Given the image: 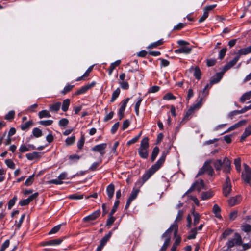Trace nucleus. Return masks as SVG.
Instances as JSON below:
<instances>
[{
  "instance_id": "obj_1",
  "label": "nucleus",
  "mask_w": 251,
  "mask_h": 251,
  "mask_svg": "<svg viewBox=\"0 0 251 251\" xmlns=\"http://www.w3.org/2000/svg\"><path fill=\"white\" fill-rule=\"evenodd\" d=\"M167 155L166 152H163L156 163L153 165L142 176L143 183L147 181L163 165Z\"/></svg>"
},
{
  "instance_id": "obj_2",
  "label": "nucleus",
  "mask_w": 251,
  "mask_h": 251,
  "mask_svg": "<svg viewBox=\"0 0 251 251\" xmlns=\"http://www.w3.org/2000/svg\"><path fill=\"white\" fill-rule=\"evenodd\" d=\"M231 162L229 159L226 157L222 161L221 159H217L215 160L213 163V166L216 171H220L223 169V171L225 173H229L231 170Z\"/></svg>"
},
{
  "instance_id": "obj_3",
  "label": "nucleus",
  "mask_w": 251,
  "mask_h": 251,
  "mask_svg": "<svg viewBox=\"0 0 251 251\" xmlns=\"http://www.w3.org/2000/svg\"><path fill=\"white\" fill-rule=\"evenodd\" d=\"M149 148V138L145 137L141 141L140 147L138 149L139 156L143 158L147 159L149 155L148 149Z\"/></svg>"
},
{
  "instance_id": "obj_4",
  "label": "nucleus",
  "mask_w": 251,
  "mask_h": 251,
  "mask_svg": "<svg viewBox=\"0 0 251 251\" xmlns=\"http://www.w3.org/2000/svg\"><path fill=\"white\" fill-rule=\"evenodd\" d=\"M173 230H174V237L177 234L178 225L176 224H173L163 234L162 238H165V242L163 244L168 246L170 243L171 234Z\"/></svg>"
},
{
  "instance_id": "obj_5",
  "label": "nucleus",
  "mask_w": 251,
  "mask_h": 251,
  "mask_svg": "<svg viewBox=\"0 0 251 251\" xmlns=\"http://www.w3.org/2000/svg\"><path fill=\"white\" fill-rule=\"evenodd\" d=\"M244 170L242 173V178L251 186V168L247 164H244Z\"/></svg>"
},
{
  "instance_id": "obj_6",
  "label": "nucleus",
  "mask_w": 251,
  "mask_h": 251,
  "mask_svg": "<svg viewBox=\"0 0 251 251\" xmlns=\"http://www.w3.org/2000/svg\"><path fill=\"white\" fill-rule=\"evenodd\" d=\"M126 75L125 73H122L119 75L118 83L121 88L123 90H127L129 88V84L127 81L130 79L129 76H127L126 79Z\"/></svg>"
},
{
  "instance_id": "obj_7",
  "label": "nucleus",
  "mask_w": 251,
  "mask_h": 251,
  "mask_svg": "<svg viewBox=\"0 0 251 251\" xmlns=\"http://www.w3.org/2000/svg\"><path fill=\"white\" fill-rule=\"evenodd\" d=\"M242 244V239L239 234L236 233L234 238L230 239L226 243L228 248H230L235 245H240Z\"/></svg>"
},
{
  "instance_id": "obj_8",
  "label": "nucleus",
  "mask_w": 251,
  "mask_h": 251,
  "mask_svg": "<svg viewBox=\"0 0 251 251\" xmlns=\"http://www.w3.org/2000/svg\"><path fill=\"white\" fill-rule=\"evenodd\" d=\"M139 192V190L138 189L134 188L132 190L131 193L129 197L127 199L126 205L125 206L126 209H127L128 208V207H129L132 201L137 198Z\"/></svg>"
},
{
  "instance_id": "obj_9",
  "label": "nucleus",
  "mask_w": 251,
  "mask_h": 251,
  "mask_svg": "<svg viewBox=\"0 0 251 251\" xmlns=\"http://www.w3.org/2000/svg\"><path fill=\"white\" fill-rule=\"evenodd\" d=\"M231 190V184L229 177H226V182L223 187V194L225 196L227 197Z\"/></svg>"
},
{
  "instance_id": "obj_10",
  "label": "nucleus",
  "mask_w": 251,
  "mask_h": 251,
  "mask_svg": "<svg viewBox=\"0 0 251 251\" xmlns=\"http://www.w3.org/2000/svg\"><path fill=\"white\" fill-rule=\"evenodd\" d=\"M216 5H211L206 6L203 9V14L202 16L199 19V23L203 22L208 16L209 12L216 7Z\"/></svg>"
},
{
  "instance_id": "obj_11",
  "label": "nucleus",
  "mask_w": 251,
  "mask_h": 251,
  "mask_svg": "<svg viewBox=\"0 0 251 251\" xmlns=\"http://www.w3.org/2000/svg\"><path fill=\"white\" fill-rule=\"evenodd\" d=\"M107 147L106 143H102L95 146L92 148V151L95 152H99L101 156H103L105 153V149Z\"/></svg>"
},
{
  "instance_id": "obj_12",
  "label": "nucleus",
  "mask_w": 251,
  "mask_h": 251,
  "mask_svg": "<svg viewBox=\"0 0 251 251\" xmlns=\"http://www.w3.org/2000/svg\"><path fill=\"white\" fill-rule=\"evenodd\" d=\"M100 214V210H97L92 213L91 214L84 217L83 219L84 222L95 220L98 218Z\"/></svg>"
},
{
  "instance_id": "obj_13",
  "label": "nucleus",
  "mask_w": 251,
  "mask_h": 251,
  "mask_svg": "<svg viewBox=\"0 0 251 251\" xmlns=\"http://www.w3.org/2000/svg\"><path fill=\"white\" fill-rule=\"evenodd\" d=\"M41 152L34 151L31 153H27L26 154V157L29 160L39 159L41 156Z\"/></svg>"
},
{
  "instance_id": "obj_14",
  "label": "nucleus",
  "mask_w": 251,
  "mask_h": 251,
  "mask_svg": "<svg viewBox=\"0 0 251 251\" xmlns=\"http://www.w3.org/2000/svg\"><path fill=\"white\" fill-rule=\"evenodd\" d=\"M247 121L245 120H242L237 122L235 124L231 126L224 133H226L229 132L231 130H234L243 125H244L246 123Z\"/></svg>"
},
{
  "instance_id": "obj_15",
  "label": "nucleus",
  "mask_w": 251,
  "mask_h": 251,
  "mask_svg": "<svg viewBox=\"0 0 251 251\" xmlns=\"http://www.w3.org/2000/svg\"><path fill=\"white\" fill-rule=\"evenodd\" d=\"M192 51V48L188 47H182L179 49L176 50L175 52L176 53H184L188 54L190 53Z\"/></svg>"
},
{
  "instance_id": "obj_16",
  "label": "nucleus",
  "mask_w": 251,
  "mask_h": 251,
  "mask_svg": "<svg viewBox=\"0 0 251 251\" xmlns=\"http://www.w3.org/2000/svg\"><path fill=\"white\" fill-rule=\"evenodd\" d=\"M251 53V45L248 46L247 48H242L240 49L238 52L237 53V55L240 58L241 55H246L249 53Z\"/></svg>"
},
{
  "instance_id": "obj_17",
  "label": "nucleus",
  "mask_w": 251,
  "mask_h": 251,
  "mask_svg": "<svg viewBox=\"0 0 251 251\" xmlns=\"http://www.w3.org/2000/svg\"><path fill=\"white\" fill-rule=\"evenodd\" d=\"M222 78V75L221 73H217L215 76L211 78L210 83L208 84L211 87L212 85L218 83Z\"/></svg>"
},
{
  "instance_id": "obj_18",
  "label": "nucleus",
  "mask_w": 251,
  "mask_h": 251,
  "mask_svg": "<svg viewBox=\"0 0 251 251\" xmlns=\"http://www.w3.org/2000/svg\"><path fill=\"white\" fill-rule=\"evenodd\" d=\"M211 161L210 160H207L205 162L204 165L205 166V172H207L208 174L211 176H213L214 173V170L211 166Z\"/></svg>"
},
{
  "instance_id": "obj_19",
  "label": "nucleus",
  "mask_w": 251,
  "mask_h": 251,
  "mask_svg": "<svg viewBox=\"0 0 251 251\" xmlns=\"http://www.w3.org/2000/svg\"><path fill=\"white\" fill-rule=\"evenodd\" d=\"M61 103L60 102H56L49 107V110L51 112L57 113L60 109Z\"/></svg>"
},
{
  "instance_id": "obj_20",
  "label": "nucleus",
  "mask_w": 251,
  "mask_h": 251,
  "mask_svg": "<svg viewBox=\"0 0 251 251\" xmlns=\"http://www.w3.org/2000/svg\"><path fill=\"white\" fill-rule=\"evenodd\" d=\"M114 185L111 183L106 188V193L110 199L113 198L114 193Z\"/></svg>"
},
{
  "instance_id": "obj_21",
  "label": "nucleus",
  "mask_w": 251,
  "mask_h": 251,
  "mask_svg": "<svg viewBox=\"0 0 251 251\" xmlns=\"http://www.w3.org/2000/svg\"><path fill=\"white\" fill-rule=\"evenodd\" d=\"M193 184L195 187V189H196L199 192L204 188V184L202 180H201L200 181H196Z\"/></svg>"
},
{
  "instance_id": "obj_22",
  "label": "nucleus",
  "mask_w": 251,
  "mask_h": 251,
  "mask_svg": "<svg viewBox=\"0 0 251 251\" xmlns=\"http://www.w3.org/2000/svg\"><path fill=\"white\" fill-rule=\"evenodd\" d=\"M241 201V197L240 196H236V197L231 198L228 201L229 204L232 206L239 203Z\"/></svg>"
},
{
  "instance_id": "obj_23",
  "label": "nucleus",
  "mask_w": 251,
  "mask_h": 251,
  "mask_svg": "<svg viewBox=\"0 0 251 251\" xmlns=\"http://www.w3.org/2000/svg\"><path fill=\"white\" fill-rule=\"evenodd\" d=\"M220 207L217 204H214L213 207V212L215 214V216L218 219L222 218L221 215L220 214Z\"/></svg>"
},
{
  "instance_id": "obj_24",
  "label": "nucleus",
  "mask_w": 251,
  "mask_h": 251,
  "mask_svg": "<svg viewBox=\"0 0 251 251\" xmlns=\"http://www.w3.org/2000/svg\"><path fill=\"white\" fill-rule=\"evenodd\" d=\"M199 100L196 104L191 106V107L192 108H193V109L195 111L199 109L202 105V101L203 100V97L201 96V93H199Z\"/></svg>"
},
{
  "instance_id": "obj_25",
  "label": "nucleus",
  "mask_w": 251,
  "mask_h": 251,
  "mask_svg": "<svg viewBox=\"0 0 251 251\" xmlns=\"http://www.w3.org/2000/svg\"><path fill=\"white\" fill-rule=\"evenodd\" d=\"M199 100L196 104L191 106V107L192 108H193V109L195 111L199 109L202 105V101L203 100V97L201 96V93H199Z\"/></svg>"
},
{
  "instance_id": "obj_26",
  "label": "nucleus",
  "mask_w": 251,
  "mask_h": 251,
  "mask_svg": "<svg viewBox=\"0 0 251 251\" xmlns=\"http://www.w3.org/2000/svg\"><path fill=\"white\" fill-rule=\"evenodd\" d=\"M120 63H121V60H118L110 64V66L109 68V71H108L109 75H111L112 74L113 70L115 69V68L117 66H119L120 64Z\"/></svg>"
},
{
  "instance_id": "obj_27",
  "label": "nucleus",
  "mask_w": 251,
  "mask_h": 251,
  "mask_svg": "<svg viewBox=\"0 0 251 251\" xmlns=\"http://www.w3.org/2000/svg\"><path fill=\"white\" fill-rule=\"evenodd\" d=\"M251 134V126H248L246 128L244 133L241 136V140L244 141L246 137Z\"/></svg>"
},
{
  "instance_id": "obj_28",
  "label": "nucleus",
  "mask_w": 251,
  "mask_h": 251,
  "mask_svg": "<svg viewBox=\"0 0 251 251\" xmlns=\"http://www.w3.org/2000/svg\"><path fill=\"white\" fill-rule=\"evenodd\" d=\"M70 104V100L69 99H65L62 103L61 109L63 111L66 112L68 109Z\"/></svg>"
},
{
  "instance_id": "obj_29",
  "label": "nucleus",
  "mask_w": 251,
  "mask_h": 251,
  "mask_svg": "<svg viewBox=\"0 0 251 251\" xmlns=\"http://www.w3.org/2000/svg\"><path fill=\"white\" fill-rule=\"evenodd\" d=\"M214 195L212 191L204 192L201 193V199L202 200H206L212 197Z\"/></svg>"
},
{
  "instance_id": "obj_30",
  "label": "nucleus",
  "mask_w": 251,
  "mask_h": 251,
  "mask_svg": "<svg viewBox=\"0 0 251 251\" xmlns=\"http://www.w3.org/2000/svg\"><path fill=\"white\" fill-rule=\"evenodd\" d=\"M38 116L40 119L43 118H49L51 117V115L49 111L47 110H43L40 111L38 113Z\"/></svg>"
},
{
  "instance_id": "obj_31",
  "label": "nucleus",
  "mask_w": 251,
  "mask_h": 251,
  "mask_svg": "<svg viewBox=\"0 0 251 251\" xmlns=\"http://www.w3.org/2000/svg\"><path fill=\"white\" fill-rule=\"evenodd\" d=\"M33 122L32 121H29L27 122L23 123L21 125V129L22 130H26L30 128L32 125Z\"/></svg>"
},
{
  "instance_id": "obj_32",
  "label": "nucleus",
  "mask_w": 251,
  "mask_h": 251,
  "mask_svg": "<svg viewBox=\"0 0 251 251\" xmlns=\"http://www.w3.org/2000/svg\"><path fill=\"white\" fill-rule=\"evenodd\" d=\"M120 93V89L119 88H117L112 93V97L111 98L110 101L113 102L118 97Z\"/></svg>"
},
{
  "instance_id": "obj_33",
  "label": "nucleus",
  "mask_w": 251,
  "mask_h": 251,
  "mask_svg": "<svg viewBox=\"0 0 251 251\" xmlns=\"http://www.w3.org/2000/svg\"><path fill=\"white\" fill-rule=\"evenodd\" d=\"M63 225H65V224H59L53 227L48 233V234L51 235L56 233L60 229L61 227Z\"/></svg>"
},
{
  "instance_id": "obj_34",
  "label": "nucleus",
  "mask_w": 251,
  "mask_h": 251,
  "mask_svg": "<svg viewBox=\"0 0 251 251\" xmlns=\"http://www.w3.org/2000/svg\"><path fill=\"white\" fill-rule=\"evenodd\" d=\"M159 152V148L158 147H155L154 148V149H153L151 156V158L152 162H153L155 160Z\"/></svg>"
},
{
  "instance_id": "obj_35",
  "label": "nucleus",
  "mask_w": 251,
  "mask_h": 251,
  "mask_svg": "<svg viewBox=\"0 0 251 251\" xmlns=\"http://www.w3.org/2000/svg\"><path fill=\"white\" fill-rule=\"evenodd\" d=\"M112 233L111 231H110L107 234L105 235L100 240V244L103 245H105L109 239L110 238Z\"/></svg>"
},
{
  "instance_id": "obj_36",
  "label": "nucleus",
  "mask_w": 251,
  "mask_h": 251,
  "mask_svg": "<svg viewBox=\"0 0 251 251\" xmlns=\"http://www.w3.org/2000/svg\"><path fill=\"white\" fill-rule=\"evenodd\" d=\"M32 134L34 137L39 138L42 136V131L39 128L35 127L32 130Z\"/></svg>"
},
{
  "instance_id": "obj_37",
  "label": "nucleus",
  "mask_w": 251,
  "mask_h": 251,
  "mask_svg": "<svg viewBox=\"0 0 251 251\" xmlns=\"http://www.w3.org/2000/svg\"><path fill=\"white\" fill-rule=\"evenodd\" d=\"M251 98V95L249 92L244 93L240 98V101L244 103L245 100H250Z\"/></svg>"
},
{
  "instance_id": "obj_38",
  "label": "nucleus",
  "mask_w": 251,
  "mask_h": 251,
  "mask_svg": "<svg viewBox=\"0 0 251 251\" xmlns=\"http://www.w3.org/2000/svg\"><path fill=\"white\" fill-rule=\"evenodd\" d=\"M129 99H130V98H126V99L124 100L121 102V105L120 108L119 109V110H121V111L125 112V109L126 108V105H127L128 102L129 101Z\"/></svg>"
},
{
  "instance_id": "obj_39",
  "label": "nucleus",
  "mask_w": 251,
  "mask_h": 251,
  "mask_svg": "<svg viewBox=\"0 0 251 251\" xmlns=\"http://www.w3.org/2000/svg\"><path fill=\"white\" fill-rule=\"evenodd\" d=\"M90 89L89 86H84L80 88L76 92V95H79L86 93Z\"/></svg>"
},
{
  "instance_id": "obj_40",
  "label": "nucleus",
  "mask_w": 251,
  "mask_h": 251,
  "mask_svg": "<svg viewBox=\"0 0 251 251\" xmlns=\"http://www.w3.org/2000/svg\"><path fill=\"white\" fill-rule=\"evenodd\" d=\"M68 198L72 200H81L83 198V195H79L78 194L75 193L72 195H70L68 196Z\"/></svg>"
},
{
  "instance_id": "obj_41",
  "label": "nucleus",
  "mask_w": 251,
  "mask_h": 251,
  "mask_svg": "<svg viewBox=\"0 0 251 251\" xmlns=\"http://www.w3.org/2000/svg\"><path fill=\"white\" fill-rule=\"evenodd\" d=\"M142 101V99L141 98H139L138 101L136 102L135 105V111L137 116H139V107L141 105V102Z\"/></svg>"
},
{
  "instance_id": "obj_42",
  "label": "nucleus",
  "mask_w": 251,
  "mask_h": 251,
  "mask_svg": "<svg viewBox=\"0 0 251 251\" xmlns=\"http://www.w3.org/2000/svg\"><path fill=\"white\" fill-rule=\"evenodd\" d=\"M34 179V174L30 176L28 178L26 179L25 182V186H28L32 185Z\"/></svg>"
},
{
  "instance_id": "obj_43",
  "label": "nucleus",
  "mask_w": 251,
  "mask_h": 251,
  "mask_svg": "<svg viewBox=\"0 0 251 251\" xmlns=\"http://www.w3.org/2000/svg\"><path fill=\"white\" fill-rule=\"evenodd\" d=\"M62 239H55L49 240V244H50V246L58 245L62 243Z\"/></svg>"
},
{
  "instance_id": "obj_44",
  "label": "nucleus",
  "mask_w": 251,
  "mask_h": 251,
  "mask_svg": "<svg viewBox=\"0 0 251 251\" xmlns=\"http://www.w3.org/2000/svg\"><path fill=\"white\" fill-rule=\"evenodd\" d=\"M210 88V85H209V84H207L205 86L204 88L203 89L202 92H200L199 93H201V96L203 97V99L208 94V89H209Z\"/></svg>"
},
{
  "instance_id": "obj_45",
  "label": "nucleus",
  "mask_w": 251,
  "mask_h": 251,
  "mask_svg": "<svg viewBox=\"0 0 251 251\" xmlns=\"http://www.w3.org/2000/svg\"><path fill=\"white\" fill-rule=\"evenodd\" d=\"M115 221V218L113 216V215H111V213L109 214V218L106 221V226L109 227Z\"/></svg>"
},
{
  "instance_id": "obj_46",
  "label": "nucleus",
  "mask_w": 251,
  "mask_h": 251,
  "mask_svg": "<svg viewBox=\"0 0 251 251\" xmlns=\"http://www.w3.org/2000/svg\"><path fill=\"white\" fill-rule=\"evenodd\" d=\"M163 41L162 39H160V40H158L156 42H155L154 43H151V44H150L148 48H156L157 47V46H159L160 45H161L162 44H163Z\"/></svg>"
},
{
  "instance_id": "obj_47",
  "label": "nucleus",
  "mask_w": 251,
  "mask_h": 251,
  "mask_svg": "<svg viewBox=\"0 0 251 251\" xmlns=\"http://www.w3.org/2000/svg\"><path fill=\"white\" fill-rule=\"evenodd\" d=\"M17 200V196H15L12 199H11L8 203V209H11V208L14 205L16 201Z\"/></svg>"
},
{
  "instance_id": "obj_48",
  "label": "nucleus",
  "mask_w": 251,
  "mask_h": 251,
  "mask_svg": "<svg viewBox=\"0 0 251 251\" xmlns=\"http://www.w3.org/2000/svg\"><path fill=\"white\" fill-rule=\"evenodd\" d=\"M75 136H72L70 137H68L65 141L66 144L67 146H70L73 145L75 141Z\"/></svg>"
},
{
  "instance_id": "obj_49",
  "label": "nucleus",
  "mask_w": 251,
  "mask_h": 251,
  "mask_svg": "<svg viewBox=\"0 0 251 251\" xmlns=\"http://www.w3.org/2000/svg\"><path fill=\"white\" fill-rule=\"evenodd\" d=\"M194 75L197 79H200L201 76V72L198 67H196L194 69Z\"/></svg>"
},
{
  "instance_id": "obj_50",
  "label": "nucleus",
  "mask_w": 251,
  "mask_h": 251,
  "mask_svg": "<svg viewBox=\"0 0 251 251\" xmlns=\"http://www.w3.org/2000/svg\"><path fill=\"white\" fill-rule=\"evenodd\" d=\"M197 228H193L191 230V232L189 235L188 236V239H194L196 238V235L197 234Z\"/></svg>"
},
{
  "instance_id": "obj_51",
  "label": "nucleus",
  "mask_w": 251,
  "mask_h": 251,
  "mask_svg": "<svg viewBox=\"0 0 251 251\" xmlns=\"http://www.w3.org/2000/svg\"><path fill=\"white\" fill-rule=\"evenodd\" d=\"M234 164L237 171L240 172L241 171V159L240 158H237L234 160Z\"/></svg>"
},
{
  "instance_id": "obj_52",
  "label": "nucleus",
  "mask_w": 251,
  "mask_h": 251,
  "mask_svg": "<svg viewBox=\"0 0 251 251\" xmlns=\"http://www.w3.org/2000/svg\"><path fill=\"white\" fill-rule=\"evenodd\" d=\"M141 134H142V132H140V133L137 136H135V137H134L130 140L128 141L127 142V144L128 145H130L132 144L136 143L139 140L140 137H141Z\"/></svg>"
},
{
  "instance_id": "obj_53",
  "label": "nucleus",
  "mask_w": 251,
  "mask_h": 251,
  "mask_svg": "<svg viewBox=\"0 0 251 251\" xmlns=\"http://www.w3.org/2000/svg\"><path fill=\"white\" fill-rule=\"evenodd\" d=\"M5 163L8 167L12 169H14L15 167V165L14 162L11 159H6Z\"/></svg>"
},
{
  "instance_id": "obj_54",
  "label": "nucleus",
  "mask_w": 251,
  "mask_h": 251,
  "mask_svg": "<svg viewBox=\"0 0 251 251\" xmlns=\"http://www.w3.org/2000/svg\"><path fill=\"white\" fill-rule=\"evenodd\" d=\"M192 214L194 216V224L196 225L199 222L200 219V215L199 213L193 211Z\"/></svg>"
},
{
  "instance_id": "obj_55",
  "label": "nucleus",
  "mask_w": 251,
  "mask_h": 251,
  "mask_svg": "<svg viewBox=\"0 0 251 251\" xmlns=\"http://www.w3.org/2000/svg\"><path fill=\"white\" fill-rule=\"evenodd\" d=\"M40 125L44 126H49L53 123V121L51 120H42L39 122Z\"/></svg>"
},
{
  "instance_id": "obj_56",
  "label": "nucleus",
  "mask_w": 251,
  "mask_h": 251,
  "mask_svg": "<svg viewBox=\"0 0 251 251\" xmlns=\"http://www.w3.org/2000/svg\"><path fill=\"white\" fill-rule=\"evenodd\" d=\"M73 87L74 85L70 84L67 85L66 86H65L63 90L61 91V93L64 95L67 94L72 90Z\"/></svg>"
},
{
  "instance_id": "obj_57",
  "label": "nucleus",
  "mask_w": 251,
  "mask_h": 251,
  "mask_svg": "<svg viewBox=\"0 0 251 251\" xmlns=\"http://www.w3.org/2000/svg\"><path fill=\"white\" fill-rule=\"evenodd\" d=\"M15 116V112L13 110L10 111L5 117V119L7 120H11L14 119Z\"/></svg>"
},
{
  "instance_id": "obj_58",
  "label": "nucleus",
  "mask_w": 251,
  "mask_h": 251,
  "mask_svg": "<svg viewBox=\"0 0 251 251\" xmlns=\"http://www.w3.org/2000/svg\"><path fill=\"white\" fill-rule=\"evenodd\" d=\"M194 111L195 110H194L193 108L191 106L187 110L184 119L185 120H188L190 118V116L193 113Z\"/></svg>"
},
{
  "instance_id": "obj_59",
  "label": "nucleus",
  "mask_w": 251,
  "mask_h": 251,
  "mask_svg": "<svg viewBox=\"0 0 251 251\" xmlns=\"http://www.w3.org/2000/svg\"><path fill=\"white\" fill-rule=\"evenodd\" d=\"M176 97L174 96L171 93H168L163 96V100H171L176 99Z\"/></svg>"
},
{
  "instance_id": "obj_60",
  "label": "nucleus",
  "mask_w": 251,
  "mask_h": 251,
  "mask_svg": "<svg viewBox=\"0 0 251 251\" xmlns=\"http://www.w3.org/2000/svg\"><path fill=\"white\" fill-rule=\"evenodd\" d=\"M242 230L245 232H249L251 231V226L246 224L241 226Z\"/></svg>"
},
{
  "instance_id": "obj_61",
  "label": "nucleus",
  "mask_w": 251,
  "mask_h": 251,
  "mask_svg": "<svg viewBox=\"0 0 251 251\" xmlns=\"http://www.w3.org/2000/svg\"><path fill=\"white\" fill-rule=\"evenodd\" d=\"M183 212L182 210H179L177 213V215L175 219V222L174 224H176L177 223L180 221L182 219Z\"/></svg>"
},
{
  "instance_id": "obj_62",
  "label": "nucleus",
  "mask_w": 251,
  "mask_h": 251,
  "mask_svg": "<svg viewBox=\"0 0 251 251\" xmlns=\"http://www.w3.org/2000/svg\"><path fill=\"white\" fill-rule=\"evenodd\" d=\"M119 203L120 201L119 200H117L115 201L113 206V208L110 212V213H111V215H113L114 213L116 211L117 208L119 205Z\"/></svg>"
},
{
  "instance_id": "obj_63",
  "label": "nucleus",
  "mask_w": 251,
  "mask_h": 251,
  "mask_svg": "<svg viewBox=\"0 0 251 251\" xmlns=\"http://www.w3.org/2000/svg\"><path fill=\"white\" fill-rule=\"evenodd\" d=\"M29 150H30V149H29L28 145L26 146L25 144H22L19 148V151L21 153H24V152L28 151Z\"/></svg>"
},
{
  "instance_id": "obj_64",
  "label": "nucleus",
  "mask_w": 251,
  "mask_h": 251,
  "mask_svg": "<svg viewBox=\"0 0 251 251\" xmlns=\"http://www.w3.org/2000/svg\"><path fill=\"white\" fill-rule=\"evenodd\" d=\"M69 123V121L67 119L63 118L59 120V125L60 126H66Z\"/></svg>"
}]
</instances>
